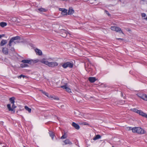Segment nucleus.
Segmentation results:
<instances>
[{"label":"nucleus","mask_w":147,"mask_h":147,"mask_svg":"<svg viewBox=\"0 0 147 147\" xmlns=\"http://www.w3.org/2000/svg\"><path fill=\"white\" fill-rule=\"evenodd\" d=\"M7 24L5 22H1L0 23V26L2 27H4L6 26Z\"/></svg>","instance_id":"obj_22"},{"label":"nucleus","mask_w":147,"mask_h":147,"mask_svg":"<svg viewBox=\"0 0 147 147\" xmlns=\"http://www.w3.org/2000/svg\"><path fill=\"white\" fill-rule=\"evenodd\" d=\"M10 50L12 51H14V49L13 47H11Z\"/></svg>","instance_id":"obj_38"},{"label":"nucleus","mask_w":147,"mask_h":147,"mask_svg":"<svg viewBox=\"0 0 147 147\" xmlns=\"http://www.w3.org/2000/svg\"><path fill=\"white\" fill-rule=\"evenodd\" d=\"M141 0L142 1H144L145 3L147 4V0Z\"/></svg>","instance_id":"obj_40"},{"label":"nucleus","mask_w":147,"mask_h":147,"mask_svg":"<svg viewBox=\"0 0 147 147\" xmlns=\"http://www.w3.org/2000/svg\"><path fill=\"white\" fill-rule=\"evenodd\" d=\"M2 51L5 55H7L8 54V49L6 47H3L2 49Z\"/></svg>","instance_id":"obj_10"},{"label":"nucleus","mask_w":147,"mask_h":147,"mask_svg":"<svg viewBox=\"0 0 147 147\" xmlns=\"http://www.w3.org/2000/svg\"><path fill=\"white\" fill-rule=\"evenodd\" d=\"M40 61L41 62L48 65L49 67H56L58 65V63L56 62H49L48 61H46V59H44L41 60Z\"/></svg>","instance_id":"obj_1"},{"label":"nucleus","mask_w":147,"mask_h":147,"mask_svg":"<svg viewBox=\"0 0 147 147\" xmlns=\"http://www.w3.org/2000/svg\"><path fill=\"white\" fill-rule=\"evenodd\" d=\"M7 42V41L6 40H2L0 43V45L1 46H3L5 45L6 44Z\"/></svg>","instance_id":"obj_16"},{"label":"nucleus","mask_w":147,"mask_h":147,"mask_svg":"<svg viewBox=\"0 0 147 147\" xmlns=\"http://www.w3.org/2000/svg\"><path fill=\"white\" fill-rule=\"evenodd\" d=\"M146 16V15L145 13H142V17H145Z\"/></svg>","instance_id":"obj_36"},{"label":"nucleus","mask_w":147,"mask_h":147,"mask_svg":"<svg viewBox=\"0 0 147 147\" xmlns=\"http://www.w3.org/2000/svg\"><path fill=\"white\" fill-rule=\"evenodd\" d=\"M101 138V136L99 135H96L94 138L93 140H94L100 139Z\"/></svg>","instance_id":"obj_23"},{"label":"nucleus","mask_w":147,"mask_h":147,"mask_svg":"<svg viewBox=\"0 0 147 147\" xmlns=\"http://www.w3.org/2000/svg\"><path fill=\"white\" fill-rule=\"evenodd\" d=\"M89 0H85V1H88Z\"/></svg>","instance_id":"obj_46"},{"label":"nucleus","mask_w":147,"mask_h":147,"mask_svg":"<svg viewBox=\"0 0 147 147\" xmlns=\"http://www.w3.org/2000/svg\"><path fill=\"white\" fill-rule=\"evenodd\" d=\"M145 117L147 118V115L146 113V115H145Z\"/></svg>","instance_id":"obj_44"},{"label":"nucleus","mask_w":147,"mask_h":147,"mask_svg":"<svg viewBox=\"0 0 147 147\" xmlns=\"http://www.w3.org/2000/svg\"><path fill=\"white\" fill-rule=\"evenodd\" d=\"M63 142L65 144H72L71 142L69 139H66Z\"/></svg>","instance_id":"obj_19"},{"label":"nucleus","mask_w":147,"mask_h":147,"mask_svg":"<svg viewBox=\"0 0 147 147\" xmlns=\"http://www.w3.org/2000/svg\"><path fill=\"white\" fill-rule=\"evenodd\" d=\"M73 64L69 62L64 63H63L62 65V67L64 68H66L67 67L71 68L73 67Z\"/></svg>","instance_id":"obj_4"},{"label":"nucleus","mask_w":147,"mask_h":147,"mask_svg":"<svg viewBox=\"0 0 147 147\" xmlns=\"http://www.w3.org/2000/svg\"><path fill=\"white\" fill-rule=\"evenodd\" d=\"M20 66L21 67L24 68L28 67V65L27 64L23 63L21 64Z\"/></svg>","instance_id":"obj_29"},{"label":"nucleus","mask_w":147,"mask_h":147,"mask_svg":"<svg viewBox=\"0 0 147 147\" xmlns=\"http://www.w3.org/2000/svg\"><path fill=\"white\" fill-rule=\"evenodd\" d=\"M111 29L112 30L116 31L117 32H119L120 33H121L123 34V32L121 28L118 27L111 26Z\"/></svg>","instance_id":"obj_5"},{"label":"nucleus","mask_w":147,"mask_h":147,"mask_svg":"<svg viewBox=\"0 0 147 147\" xmlns=\"http://www.w3.org/2000/svg\"><path fill=\"white\" fill-rule=\"evenodd\" d=\"M61 88L63 89H65L66 91L68 92H71V89L67 86V85L66 84L65 85L61 86Z\"/></svg>","instance_id":"obj_9"},{"label":"nucleus","mask_w":147,"mask_h":147,"mask_svg":"<svg viewBox=\"0 0 147 147\" xmlns=\"http://www.w3.org/2000/svg\"><path fill=\"white\" fill-rule=\"evenodd\" d=\"M1 144H2V143H1V142H0V145Z\"/></svg>","instance_id":"obj_48"},{"label":"nucleus","mask_w":147,"mask_h":147,"mask_svg":"<svg viewBox=\"0 0 147 147\" xmlns=\"http://www.w3.org/2000/svg\"><path fill=\"white\" fill-rule=\"evenodd\" d=\"M33 61H31V63H36L38 62V59H36L35 60H32Z\"/></svg>","instance_id":"obj_32"},{"label":"nucleus","mask_w":147,"mask_h":147,"mask_svg":"<svg viewBox=\"0 0 147 147\" xmlns=\"http://www.w3.org/2000/svg\"><path fill=\"white\" fill-rule=\"evenodd\" d=\"M105 12L109 16H110L111 15L109 13V12L107 10H105Z\"/></svg>","instance_id":"obj_35"},{"label":"nucleus","mask_w":147,"mask_h":147,"mask_svg":"<svg viewBox=\"0 0 147 147\" xmlns=\"http://www.w3.org/2000/svg\"><path fill=\"white\" fill-rule=\"evenodd\" d=\"M139 97L144 100L147 101V95L144 94L141 96H139Z\"/></svg>","instance_id":"obj_15"},{"label":"nucleus","mask_w":147,"mask_h":147,"mask_svg":"<svg viewBox=\"0 0 147 147\" xmlns=\"http://www.w3.org/2000/svg\"><path fill=\"white\" fill-rule=\"evenodd\" d=\"M74 13V10H73L72 7H70L68 10L67 14L68 15H71L73 14Z\"/></svg>","instance_id":"obj_12"},{"label":"nucleus","mask_w":147,"mask_h":147,"mask_svg":"<svg viewBox=\"0 0 147 147\" xmlns=\"http://www.w3.org/2000/svg\"><path fill=\"white\" fill-rule=\"evenodd\" d=\"M31 61H33L32 60H23L21 62L24 63H31Z\"/></svg>","instance_id":"obj_17"},{"label":"nucleus","mask_w":147,"mask_h":147,"mask_svg":"<svg viewBox=\"0 0 147 147\" xmlns=\"http://www.w3.org/2000/svg\"><path fill=\"white\" fill-rule=\"evenodd\" d=\"M4 36V34H2V35H0V38H2V37Z\"/></svg>","instance_id":"obj_41"},{"label":"nucleus","mask_w":147,"mask_h":147,"mask_svg":"<svg viewBox=\"0 0 147 147\" xmlns=\"http://www.w3.org/2000/svg\"><path fill=\"white\" fill-rule=\"evenodd\" d=\"M85 66L86 70L88 72H89L91 70V64L89 62L87 63V64H85Z\"/></svg>","instance_id":"obj_6"},{"label":"nucleus","mask_w":147,"mask_h":147,"mask_svg":"<svg viewBox=\"0 0 147 147\" xmlns=\"http://www.w3.org/2000/svg\"><path fill=\"white\" fill-rule=\"evenodd\" d=\"M49 134L50 136L52 138V139L53 140V137L54 136L53 133L52 131H50L49 132Z\"/></svg>","instance_id":"obj_25"},{"label":"nucleus","mask_w":147,"mask_h":147,"mask_svg":"<svg viewBox=\"0 0 147 147\" xmlns=\"http://www.w3.org/2000/svg\"><path fill=\"white\" fill-rule=\"evenodd\" d=\"M88 80L90 82L93 83L96 80V79L95 77H90L88 78Z\"/></svg>","instance_id":"obj_14"},{"label":"nucleus","mask_w":147,"mask_h":147,"mask_svg":"<svg viewBox=\"0 0 147 147\" xmlns=\"http://www.w3.org/2000/svg\"><path fill=\"white\" fill-rule=\"evenodd\" d=\"M15 98L14 97H11L9 99V101L11 103H14L15 102Z\"/></svg>","instance_id":"obj_20"},{"label":"nucleus","mask_w":147,"mask_h":147,"mask_svg":"<svg viewBox=\"0 0 147 147\" xmlns=\"http://www.w3.org/2000/svg\"><path fill=\"white\" fill-rule=\"evenodd\" d=\"M35 51L36 53V54L39 55H41L42 54V51L38 49H36L35 50Z\"/></svg>","instance_id":"obj_13"},{"label":"nucleus","mask_w":147,"mask_h":147,"mask_svg":"<svg viewBox=\"0 0 147 147\" xmlns=\"http://www.w3.org/2000/svg\"><path fill=\"white\" fill-rule=\"evenodd\" d=\"M121 96H123V94L122 93H121Z\"/></svg>","instance_id":"obj_47"},{"label":"nucleus","mask_w":147,"mask_h":147,"mask_svg":"<svg viewBox=\"0 0 147 147\" xmlns=\"http://www.w3.org/2000/svg\"><path fill=\"white\" fill-rule=\"evenodd\" d=\"M83 124H84V125H88V124L86 122H84V123H83Z\"/></svg>","instance_id":"obj_39"},{"label":"nucleus","mask_w":147,"mask_h":147,"mask_svg":"<svg viewBox=\"0 0 147 147\" xmlns=\"http://www.w3.org/2000/svg\"><path fill=\"white\" fill-rule=\"evenodd\" d=\"M117 40H123V38H117Z\"/></svg>","instance_id":"obj_42"},{"label":"nucleus","mask_w":147,"mask_h":147,"mask_svg":"<svg viewBox=\"0 0 147 147\" xmlns=\"http://www.w3.org/2000/svg\"><path fill=\"white\" fill-rule=\"evenodd\" d=\"M51 98H52L54 99H55V100H59V98L57 96H51Z\"/></svg>","instance_id":"obj_30"},{"label":"nucleus","mask_w":147,"mask_h":147,"mask_svg":"<svg viewBox=\"0 0 147 147\" xmlns=\"http://www.w3.org/2000/svg\"><path fill=\"white\" fill-rule=\"evenodd\" d=\"M26 77V76L25 75H20L18 77V78H21L22 77H23V78H24Z\"/></svg>","instance_id":"obj_34"},{"label":"nucleus","mask_w":147,"mask_h":147,"mask_svg":"<svg viewBox=\"0 0 147 147\" xmlns=\"http://www.w3.org/2000/svg\"><path fill=\"white\" fill-rule=\"evenodd\" d=\"M41 91H42V93H43L45 95L47 96H48V94L45 91H43L42 90Z\"/></svg>","instance_id":"obj_33"},{"label":"nucleus","mask_w":147,"mask_h":147,"mask_svg":"<svg viewBox=\"0 0 147 147\" xmlns=\"http://www.w3.org/2000/svg\"><path fill=\"white\" fill-rule=\"evenodd\" d=\"M61 36L63 37H65L67 34V32L64 29H61L60 31Z\"/></svg>","instance_id":"obj_8"},{"label":"nucleus","mask_w":147,"mask_h":147,"mask_svg":"<svg viewBox=\"0 0 147 147\" xmlns=\"http://www.w3.org/2000/svg\"><path fill=\"white\" fill-rule=\"evenodd\" d=\"M69 35H70V33H69Z\"/></svg>","instance_id":"obj_49"},{"label":"nucleus","mask_w":147,"mask_h":147,"mask_svg":"<svg viewBox=\"0 0 147 147\" xmlns=\"http://www.w3.org/2000/svg\"><path fill=\"white\" fill-rule=\"evenodd\" d=\"M138 113L140 115L144 117H145V115H146L145 113H144L142 111L140 110H139Z\"/></svg>","instance_id":"obj_21"},{"label":"nucleus","mask_w":147,"mask_h":147,"mask_svg":"<svg viewBox=\"0 0 147 147\" xmlns=\"http://www.w3.org/2000/svg\"><path fill=\"white\" fill-rule=\"evenodd\" d=\"M38 10L39 11V12L40 13H41L43 12H46L47 11V9H45L43 8H38Z\"/></svg>","instance_id":"obj_18"},{"label":"nucleus","mask_w":147,"mask_h":147,"mask_svg":"<svg viewBox=\"0 0 147 147\" xmlns=\"http://www.w3.org/2000/svg\"><path fill=\"white\" fill-rule=\"evenodd\" d=\"M13 105H12V108H11V105L10 104H8L7 105V107L9 111H13L14 112V109L16 107V106L15 105L14 103H12Z\"/></svg>","instance_id":"obj_7"},{"label":"nucleus","mask_w":147,"mask_h":147,"mask_svg":"<svg viewBox=\"0 0 147 147\" xmlns=\"http://www.w3.org/2000/svg\"><path fill=\"white\" fill-rule=\"evenodd\" d=\"M72 125L76 129H80V126L78 124L74 122H73L72 123Z\"/></svg>","instance_id":"obj_11"},{"label":"nucleus","mask_w":147,"mask_h":147,"mask_svg":"<svg viewBox=\"0 0 147 147\" xmlns=\"http://www.w3.org/2000/svg\"><path fill=\"white\" fill-rule=\"evenodd\" d=\"M24 108L26 110L28 111V112L30 113L31 112V109L28 108L27 106H25Z\"/></svg>","instance_id":"obj_26"},{"label":"nucleus","mask_w":147,"mask_h":147,"mask_svg":"<svg viewBox=\"0 0 147 147\" xmlns=\"http://www.w3.org/2000/svg\"><path fill=\"white\" fill-rule=\"evenodd\" d=\"M131 110L133 111V112H136V113H138V112L139 111V110H138L137 109H135V108H134V109H131Z\"/></svg>","instance_id":"obj_28"},{"label":"nucleus","mask_w":147,"mask_h":147,"mask_svg":"<svg viewBox=\"0 0 147 147\" xmlns=\"http://www.w3.org/2000/svg\"><path fill=\"white\" fill-rule=\"evenodd\" d=\"M143 19L145 20H146L147 21V17L146 18H144Z\"/></svg>","instance_id":"obj_43"},{"label":"nucleus","mask_w":147,"mask_h":147,"mask_svg":"<svg viewBox=\"0 0 147 147\" xmlns=\"http://www.w3.org/2000/svg\"><path fill=\"white\" fill-rule=\"evenodd\" d=\"M20 37L19 36H17L12 37L9 42V43L8 44L9 47H11L12 45H14L16 44L15 40L20 39Z\"/></svg>","instance_id":"obj_3"},{"label":"nucleus","mask_w":147,"mask_h":147,"mask_svg":"<svg viewBox=\"0 0 147 147\" xmlns=\"http://www.w3.org/2000/svg\"><path fill=\"white\" fill-rule=\"evenodd\" d=\"M133 128H132L131 127H127L126 128V130L127 131H130L131 130L132 131Z\"/></svg>","instance_id":"obj_31"},{"label":"nucleus","mask_w":147,"mask_h":147,"mask_svg":"<svg viewBox=\"0 0 147 147\" xmlns=\"http://www.w3.org/2000/svg\"><path fill=\"white\" fill-rule=\"evenodd\" d=\"M65 9L60 8L59 9V11L62 12V11H63Z\"/></svg>","instance_id":"obj_37"},{"label":"nucleus","mask_w":147,"mask_h":147,"mask_svg":"<svg viewBox=\"0 0 147 147\" xmlns=\"http://www.w3.org/2000/svg\"><path fill=\"white\" fill-rule=\"evenodd\" d=\"M6 147L5 146V145H3L2 147Z\"/></svg>","instance_id":"obj_45"},{"label":"nucleus","mask_w":147,"mask_h":147,"mask_svg":"<svg viewBox=\"0 0 147 147\" xmlns=\"http://www.w3.org/2000/svg\"><path fill=\"white\" fill-rule=\"evenodd\" d=\"M132 132L136 133L139 134H143L145 133V131L144 129L140 127H135L133 128Z\"/></svg>","instance_id":"obj_2"},{"label":"nucleus","mask_w":147,"mask_h":147,"mask_svg":"<svg viewBox=\"0 0 147 147\" xmlns=\"http://www.w3.org/2000/svg\"><path fill=\"white\" fill-rule=\"evenodd\" d=\"M67 13V10L65 9L61 13V14L63 16L66 15Z\"/></svg>","instance_id":"obj_24"},{"label":"nucleus","mask_w":147,"mask_h":147,"mask_svg":"<svg viewBox=\"0 0 147 147\" xmlns=\"http://www.w3.org/2000/svg\"><path fill=\"white\" fill-rule=\"evenodd\" d=\"M67 136L66 134L65 133L61 137V139H65L67 138Z\"/></svg>","instance_id":"obj_27"}]
</instances>
